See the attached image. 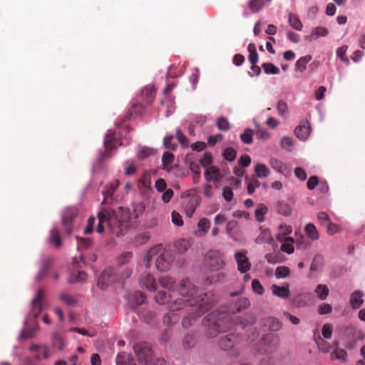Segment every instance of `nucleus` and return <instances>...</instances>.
<instances>
[{
    "label": "nucleus",
    "mask_w": 365,
    "mask_h": 365,
    "mask_svg": "<svg viewBox=\"0 0 365 365\" xmlns=\"http://www.w3.org/2000/svg\"><path fill=\"white\" fill-rule=\"evenodd\" d=\"M197 289L194 284L188 279L182 280L180 287L177 290H172L169 294L165 291H159L155 296V301L160 304H165L173 301L169 305V312L163 317V322L167 324H172L177 322L180 317L175 314L176 311H180L187 307L197 306L202 310V304L200 303L202 299L200 300V296L197 294Z\"/></svg>",
    "instance_id": "f257e3e1"
},
{
    "label": "nucleus",
    "mask_w": 365,
    "mask_h": 365,
    "mask_svg": "<svg viewBox=\"0 0 365 365\" xmlns=\"http://www.w3.org/2000/svg\"><path fill=\"white\" fill-rule=\"evenodd\" d=\"M133 214L122 207L110 212L106 210L99 212L97 232L102 233L105 227H108L113 234L117 236L124 235L130 227V220H136L142 215L145 211V207L142 203H137L133 205Z\"/></svg>",
    "instance_id": "f03ea898"
},
{
    "label": "nucleus",
    "mask_w": 365,
    "mask_h": 365,
    "mask_svg": "<svg viewBox=\"0 0 365 365\" xmlns=\"http://www.w3.org/2000/svg\"><path fill=\"white\" fill-rule=\"evenodd\" d=\"M77 239L78 240L77 249L81 253L78 257H75L73 260V270L68 278V282L71 284L83 283L88 278V274L79 269L81 268V264L84 265L86 264L85 256L86 252H89L90 241L78 237H77Z\"/></svg>",
    "instance_id": "7ed1b4c3"
},
{
    "label": "nucleus",
    "mask_w": 365,
    "mask_h": 365,
    "mask_svg": "<svg viewBox=\"0 0 365 365\" xmlns=\"http://www.w3.org/2000/svg\"><path fill=\"white\" fill-rule=\"evenodd\" d=\"M123 144L121 140L115 138V133L109 130L104 139V150H101L98 153L96 159V166L103 168L104 163L115 153L117 147Z\"/></svg>",
    "instance_id": "20e7f679"
},
{
    "label": "nucleus",
    "mask_w": 365,
    "mask_h": 365,
    "mask_svg": "<svg viewBox=\"0 0 365 365\" xmlns=\"http://www.w3.org/2000/svg\"><path fill=\"white\" fill-rule=\"evenodd\" d=\"M158 253L160 254L156 259V268L159 271L163 272L169 269L173 259L169 252L163 251L161 245L155 246L148 252L146 255L147 262L149 263V262L152 260L153 257ZM146 266L148 267L149 264H147Z\"/></svg>",
    "instance_id": "39448f33"
},
{
    "label": "nucleus",
    "mask_w": 365,
    "mask_h": 365,
    "mask_svg": "<svg viewBox=\"0 0 365 365\" xmlns=\"http://www.w3.org/2000/svg\"><path fill=\"white\" fill-rule=\"evenodd\" d=\"M134 351L141 365H166L163 359L153 360L150 348L145 344H140L134 346Z\"/></svg>",
    "instance_id": "423d86ee"
},
{
    "label": "nucleus",
    "mask_w": 365,
    "mask_h": 365,
    "mask_svg": "<svg viewBox=\"0 0 365 365\" xmlns=\"http://www.w3.org/2000/svg\"><path fill=\"white\" fill-rule=\"evenodd\" d=\"M77 216V210L75 207L66 208L62 214V223L67 234L70 235L72 230V222Z\"/></svg>",
    "instance_id": "0eeeda50"
},
{
    "label": "nucleus",
    "mask_w": 365,
    "mask_h": 365,
    "mask_svg": "<svg viewBox=\"0 0 365 365\" xmlns=\"http://www.w3.org/2000/svg\"><path fill=\"white\" fill-rule=\"evenodd\" d=\"M235 259L237 264V270L240 273H247L250 269L251 263L245 252H237L235 254Z\"/></svg>",
    "instance_id": "6e6552de"
},
{
    "label": "nucleus",
    "mask_w": 365,
    "mask_h": 365,
    "mask_svg": "<svg viewBox=\"0 0 365 365\" xmlns=\"http://www.w3.org/2000/svg\"><path fill=\"white\" fill-rule=\"evenodd\" d=\"M116 279V276L111 269L104 270L98 279V287L101 289H105L108 286Z\"/></svg>",
    "instance_id": "1a4fd4ad"
},
{
    "label": "nucleus",
    "mask_w": 365,
    "mask_h": 365,
    "mask_svg": "<svg viewBox=\"0 0 365 365\" xmlns=\"http://www.w3.org/2000/svg\"><path fill=\"white\" fill-rule=\"evenodd\" d=\"M139 284L142 289L150 292L156 290V282L155 278L150 274H143L139 278Z\"/></svg>",
    "instance_id": "9d476101"
},
{
    "label": "nucleus",
    "mask_w": 365,
    "mask_h": 365,
    "mask_svg": "<svg viewBox=\"0 0 365 365\" xmlns=\"http://www.w3.org/2000/svg\"><path fill=\"white\" fill-rule=\"evenodd\" d=\"M311 133L310 124L307 120H302L294 130V135L301 140H306Z\"/></svg>",
    "instance_id": "9b49d317"
},
{
    "label": "nucleus",
    "mask_w": 365,
    "mask_h": 365,
    "mask_svg": "<svg viewBox=\"0 0 365 365\" xmlns=\"http://www.w3.org/2000/svg\"><path fill=\"white\" fill-rule=\"evenodd\" d=\"M226 232L229 237L235 241H239L241 239V232L236 220H230L227 223Z\"/></svg>",
    "instance_id": "f8f14e48"
},
{
    "label": "nucleus",
    "mask_w": 365,
    "mask_h": 365,
    "mask_svg": "<svg viewBox=\"0 0 365 365\" xmlns=\"http://www.w3.org/2000/svg\"><path fill=\"white\" fill-rule=\"evenodd\" d=\"M43 298V290L42 289H40L38 291L36 297L32 300V311L31 312L35 318L37 317L38 315L40 314V312L42 311Z\"/></svg>",
    "instance_id": "ddd939ff"
},
{
    "label": "nucleus",
    "mask_w": 365,
    "mask_h": 365,
    "mask_svg": "<svg viewBox=\"0 0 365 365\" xmlns=\"http://www.w3.org/2000/svg\"><path fill=\"white\" fill-rule=\"evenodd\" d=\"M329 34L328 29L324 26H317L314 28L309 35L304 37V39L307 41H312L317 39L319 37L327 36Z\"/></svg>",
    "instance_id": "4468645a"
},
{
    "label": "nucleus",
    "mask_w": 365,
    "mask_h": 365,
    "mask_svg": "<svg viewBox=\"0 0 365 365\" xmlns=\"http://www.w3.org/2000/svg\"><path fill=\"white\" fill-rule=\"evenodd\" d=\"M272 293L279 298L287 299L289 297L290 290L289 287L287 284L284 286H278L277 284H272L271 286Z\"/></svg>",
    "instance_id": "2eb2a0df"
},
{
    "label": "nucleus",
    "mask_w": 365,
    "mask_h": 365,
    "mask_svg": "<svg viewBox=\"0 0 365 365\" xmlns=\"http://www.w3.org/2000/svg\"><path fill=\"white\" fill-rule=\"evenodd\" d=\"M292 232V227L291 225L286 223H281L278 226V232L276 235V238L278 241L282 242L288 238V235Z\"/></svg>",
    "instance_id": "dca6fc26"
},
{
    "label": "nucleus",
    "mask_w": 365,
    "mask_h": 365,
    "mask_svg": "<svg viewBox=\"0 0 365 365\" xmlns=\"http://www.w3.org/2000/svg\"><path fill=\"white\" fill-rule=\"evenodd\" d=\"M269 165L272 169L282 174H286L287 172L289 171V167L288 165L284 163L282 161L275 158H270Z\"/></svg>",
    "instance_id": "f3484780"
},
{
    "label": "nucleus",
    "mask_w": 365,
    "mask_h": 365,
    "mask_svg": "<svg viewBox=\"0 0 365 365\" xmlns=\"http://www.w3.org/2000/svg\"><path fill=\"white\" fill-rule=\"evenodd\" d=\"M211 222L206 217L201 218L197 223L198 230L195 232V235L199 237L205 236L209 231Z\"/></svg>",
    "instance_id": "a211bd4d"
},
{
    "label": "nucleus",
    "mask_w": 365,
    "mask_h": 365,
    "mask_svg": "<svg viewBox=\"0 0 365 365\" xmlns=\"http://www.w3.org/2000/svg\"><path fill=\"white\" fill-rule=\"evenodd\" d=\"M334 345L335 346V349L330 354L331 359H338L343 362L346 361L348 359L346 351L343 349L339 348L337 342H335Z\"/></svg>",
    "instance_id": "6ab92c4d"
},
{
    "label": "nucleus",
    "mask_w": 365,
    "mask_h": 365,
    "mask_svg": "<svg viewBox=\"0 0 365 365\" xmlns=\"http://www.w3.org/2000/svg\"><path fill=\"white\" fill-rule=\"evenodd\" d=\"M31 351L36 352V357L38 359H46L49 356V351L47 346L33 344L30 346Z\"/></svg>",
    "instance_id": "aec40b11"
},
{
    "label": "nucleus",
    "mask_w": 365,
    "mask_h": 365,
    "mask_svg": "<svg viewBox=\"0 0 365 365\" xmlns=\"http://www.w3.org/2000/svg\"><path fill=\"white\" fill-rule=\"evenodd\" d=\"M197 205L198 201L196 197H192L187 200L185 205V214L188 217H191L193 215Z\"/></svg>",
    "instance_id": "412c9836"
},
{
    "label": "nucleus",
    "mask_w": 365,
    "mask_h": 365,
    "mask_svg": "<svg viewBox=\"0 0 365 365\" xmlns=\"http://www.w3.org/2000/svg\"><path fill=\"white\" fill-rule=\"evenodd\" d=\"M363 293L360 291H355L351 294L350 304L353 309H359L364 303Z\"/></svg>",
    "instance_id": "4be33fe9"
},
{
    "label": "nucleus",
    "mask_w": 365,
    "mask_h": 365,
    "mask_svg": "<svg viewBox=\"0 0 365 365\" xmlns=\"http://www.w3.org/2000/svg\"><path fill=\"white\" fill-rule=\"evenodd\" d=\"M205 178L207 181H217L220 179L219 169L215 166L207 168L205 172Z\"/></svg>",
    "instance_id": "5701e85b"
},
{
    "label": "nucleus",
    "mask_w": 365,
    "mask_h": 365,
    "mask_svg": "<svg viewBox=\"0 0 365 365\" xmlns=\"http://www.w3.org/2000/svg\"><path fill=\"white\" fill-rule=\"evenodd\" d=\"M272 241L271 232L268 229H260V233L255 239L257 244L269 243Z\"/></svg>",
    "instance_id": "b1692460"
},
{
    "label": "nucleus",
    "mask_w": 365,
    "mask_h": 365,
    "mask_svg": "<svg viewBox=\"0 0 365 365\" xmlns=\"http://www.w3.org/2000/svg\"><path fill=\"white\" fill-rule=\"evenodd\" d=\"M255 173L259 178H264L270 175L271 171L265 164L257 163L255 167Z\"/></svg>",
    "instance_id": "393cba45"
},
{
    "label": "nucleus",
    "mask_w": 365,
    "mask_h": 365,
    "mask_svg": "<svg viewBox=\"0 0 365 365\" xmlns=\"http://www.w3.org/2000/svg\"><path fill=\"white\" fill-rule=\"evenodd\" d=\"M304 232L309 239L311 240H317L319 237V232L312 223L307 224L304 227Z\"/></svg>",
    "instance_id": "a878e982"
},
{
    "label": "nucleus",
    "mask_w": 365,
    "mask_h": 365,
    "mask_svg": "<svg viewBox=\"0 0 365 365\" xmlns=\"http://www.w3.org/2000/svg\"><path fill=\"white\" fill-rule=\"evenodd\" d=\"M329 288L326 284H318L314 289V293L320 300H325L329 295Z\"/></svg>",
    "instance_id": "bb28decb"
},
{
    "label": "nucleus",
    "mask_w": 365,
    "mask_h": 365,
    "mask_svg": "<svg viewBox=\"0 0 365 365\" xmlns=\"http://www.w3.org/2000/svg\"><path fill=\"white\" fill-rule=\"evenodd\" d=\"M281 242L282 243L280 247L281 251L286 252L288 255H291L294 252V247L293 246L294 240L293 237H288Z\"/></svg>",
    "instance_id": "cd10ccee"
},
{
    "label": "nucleus",
    "mask_w": 365,
    "mask_h": 365,
    "mask_svg": "<svg viewBox=\"0 0 365 365\" xmlns=\"http://www.w3.org/2000/svg\"><path fill=\"white\" fill-rule=\"evenodd\" d=\"M118 185H119V182L118 180H115V182H111L108 185H106L104 187L103 190V195H104V200H103V202H104V201H106L108 197L113 195V194L114 193L115 190L118 187Z\"/></svg>",
    "instance_id": "c85d7f7f"
},
{
    "label": "nucleus",
    "mask_w": 365,
    "mask_h": 365,
    "mask_svg": "<svg viewBox=\"0 0 365 365\" xmlns=\"http://www.w3.org/2000/svg\"><path fill=\"white\" fill-rule=\"evenodd\" d=\"M288 23L289 26L297 31H302L303 28V24L297 17V15L294 14H289L288 15Z\"/></svg>",
    "instance_id": "c756f323"
},
{
    "label": "nucleus",
    "mask_w": 365,
    "mask_h": 365,
    "mask_svg": "<svg viewBox=\"0 0 365 365\" xmlns=\"http://www.w3.org/2000/svg\"><path fill=\"white\" fill-rule=\"evenodd\" d=\"M174 160V155L170 152L164 153L162 158L163 169L170 172L172 169V164Z\"/></svg>",
    "instance_id": "7c9ffc66"
},
{
    "label": "nucleus",
    "mask_w": 365,
    "mask_h": 365,
    "mask_svg": "<svg viewBox=\"0 0 365 365\" xmlns=\"http://www.w3.org/2000/svg\"><path fill=\"white\" fill-rule=\"evenodd\" d=\"M312 60L310 55H307L299 58L296 62V70L300 73L304 72L307 69V63Z\"/></svg>",
    "instance_id": "2f4dec72"
},
{
    "label": "nucleus",
    "mask_w": 365,
    "mask_h": 365,
    "mask_svg": "<svg viewBox=\"0 0 365 365\" xmlns=\"http://www.w3.org/2000/svg\"><path fill=\"white\" fill-rule=\"evenodd\" d=\"M156 150L150 147H140L137 153V156L140 160H144L149 156L154 155Z\"/></svg>",
    "instance_id": "473e14b6"
},
{
    "label": "nucleus",
    "mask_w": 365,
    "mask_h": 365,
    "mask_svg": "<svg viewBox=\"0 0 365 365\" xmlns=\"http://www.w3.org/2000/svg\"><path fill=\"white\" fill-rule=\"evenodd\" d=\"M292 211L291 205L284 201H279L277 204V212L284 216H289Z\"/></svg>",
    "instance_id": "72a5a7b5"
},
{
    "label": "nucleus",
    "mask_w": 365,
    "mask_h": 365,
    "mask_svg": "<svg viewBox=\"0 0 365 365\" xmlns=\"http://www.w3.org/2000/svg\"><path fill=\"white\" fill-rule=\"evenodd\" d=\"M271 0H251L250 1V7L252 12L257 13L268 2Z\"/></svg>",
    "instance_id": "f704fd0d"
},
{
    "label": "nucleus",
    "mask_w": 365,
    "mask_h": 365,
    "mask_svg": "<svg viewBox=\"0 0 365 365\" xmlns=\"http://www.w3.org/2000/svg\"><path fill=\"white\" fill-rule=\"evenodd\" d=\"M159 282L161 287L168 289L171 292L173 289L175 281L169 276H163L159 279Z\"/></svg>",
    "instance_id": "c9c22d12"
},
{
    "label": "nucleus",
    "mask_w": 365,
    "mask_h": 365,
    "mask_svg": "<svg viewBox=\"0 0 365 365\" xmlns=\"http://www.w3.org/2000/svg\"><path fill=\"white\" fill-rule=\"evenodd\" d=\"M268 212V207L264 204H259L255 210V217L258 222H263L264 215Z\"/></svg>",
    "instance_id": "e433bc0d"
},
{
    "label": "nucleus",
    "mask_w": 365,
    "mask_h": 365,
    "mask_svg": "<svg viewBox=\"0 0 365 365\" xmlns=\"http://www.w3.org/2000/svg\"><path fill=\"white\" fill-rule=\"evenodd\" d=\"M323 262V257L319 255H316L314 257L313 262L310 266V270L312 272H319L322 268Z\"/></svg>",
    "instance_id": "4c0bfd02"
},
{
    "label": "nucleus",
    "mask_w": 365,
    "mask_h": 365,
    "mask_svg": "<svg viewBox=\"0 0 365 365\" xmlns=\"http://www.w3.org/2000/svg\"><path fill=\"white\" fill-rule=\"evenodd\" d=\"M49 242L53 244L56 247H60L61 246V239L60 237L59 232L56 229H53L51 231L49 236Z\"/></svg>",
    "instance_id": "58836bf2"
},
{
    "label": "nucleus",
    "mask_w": 365,
    "mask_h": 365,
    "mask_svg": "<svg viewBox=\"0 0 365 365\" xmlns=\"http://www.w3.org/2000/svg\"><path fill=\"white\" fill-rule=\"evenodd\" d=\"M316 343L317 344L318 349L323 353H328L331 350L330 344L324 341L320 336L317 338L315 337Z\"/></svg>",
    "instance_id": "ea45409f"
},
{
    "label": "nucleus",
    "mask_w": 365,
    "mask_h": 365,
    "mask_svg": "<svg viewBox=\"0 0 365 365\" xmlns=\"http://www.w3.org/2000/svg\"><path fill=\"white\" fill-rule=\"evenodd\" d=\"M60 299L69 306H74L78 302V299L76 297L71 296L66 292H63L60 294Z\"/></svg>",
    "instance_id": "a19ab883"
},
{
    "label": "nucleus",
    "mask_w": 365,
    "mask_h": 365,
    "mask_svg": "<svg viewBox=\"0 0 365 365\" xmlns=\"http://www.w3.org/2000/svg\"><path fill=\"white\" fill-rule=\"evenodd\" d=\"M333 325L330 323L324 324L322 327V335L325 339H330L333 333Z\"/></svg>",
    "instance_id": "79ce46f5"
},
{
    "label": "nucleus",
    "mask_w": 365,
    "mask_h": 365,
    "mask_svg": "<svg viewBox=\"0 0 365 365\" xmlns=\"http://www.w3.org/2000/svg\"><path fill=\"white\" fill-rule=\"evenodd\" d=\"M53 264V258L48 257L46 258L43 262L40 271V277H42L46 274Z\"/></svg>",
    "instance_id": "37998d69"
},
{
    "label": "nucleus",
    "mask_w": 365,
    "mask_h": 365,
    "mask_svg": "<svg viewBox=\"0 0 365 365\" xmlns=\"http://www.w3.org/2000/svg\"><path fill=\"white\" fill-rule=\"evenodd\" d=\"M290 273V269L287 266L277 267L275 271V277L277 279L287 277Z\"/></svg>",
    "instance_id": "c03bdc74"
},
{
    "label": "nucleus",
    "mask_w": 365,
    "mask_h": 365,
    "mask_svg": "<svg viewBox=\"0 0 365 365\" xmlns=\"http://www.w3.org/2000/svg\"><path fill=\"white\" fill-rule=\"evenodd\" d=\"M253 130L251 129H245L244 133L240 135L241 140L245 144H250L253 140Z\"/></svg>",
    "instance_id": "a18cd8bd"
},
{
    "label": "nucleus",
    "mask_w": 365,
    "mask_h": 365,
    "mask_svg": "<svg viewBox=\"0 0 365 365\" xmlns=\"http://www.w3.org/2000/svg\"><path fill=\"white\" fill-rule=\"evenodd\" d=\"M348 49V46H346V45H344L341 47H339L337 49H336V56L344 62H345L346 63H349V60L348 58V57L346 56V51Z\"/></svg>",
    "instance_id": "49530a36"
},
{
    "label": "nucleus",
    "mask_w": 365,
    "mask_h": 365,
    "mask_svg": "<svg viewBox=\"0 0 365 365\" xmlns=\"http://www.w3.org/2000/svg\"><path fill=\"white\" fill-rule=\"evenodd\" d=\"M262 68L264 71L267 74H278L279 73V69L274 64L270 63H264L262 64Z\"/></svg>",
    "instance_id": "de8ad7c7"
},
{
    "label": "nucleus",
    "mask_w": 365,
    "mask_h": 365,
    "mask_svg": "<svg viewBox=\"0 0 365 365\" xmlns=\"http://www.w3.org/2000/svg\"><path fill=\"white\" fill-rule=\"evenodd\" d=\"M267 339H270L272 344L270 345H267V347L264 349V352H272L277 348L279 344V339L274 335H270L267 336Z\"/></svg>",
    "instance_id": "09e8293b"
},
{
    "label": "nucleus",
    "mask_w": 365,
    "mask_h": 365,
    "mask_svg": "<svg viewBox=\"0 0 365 365\" xmlns=\"http://www.w3.org/2000/svg\"><path fill=\"white\" fill-rule=\"evenodd\" d=\"M299 297L302 299H307L309 301V303H307V302H302L301 300H299L297 302L299 307H304L308 304H312L314 302V297H313L312 294L310 292H306V293L301 294Z\"/></svg>",
    "instance_id": "8fccbe9b"
},
{
    "label": "nucleus",
    "mask_w": 365,
    "mask_h": 365,
    "mask_svg": "<svg viewBox=\"0 0 365 365\" xmlns=\"http://www.w3.org/2000/svg\"><path fill=\"white\" fill-rule=\"evenodd\" d=\"M116 364L117 365H135L133 364V360L130 359L124 353L118 355Z\"/></svg>",
    "instance_id": "3c124183"
},
{
    "label": "nucleus",
    "mask_w": 365,
    "mask_h": 365,
    "mask_svg": "<svg viewBox=\"0 0 365 365\" xmlns=\"http://www.w3.org/2000/svg\"><path fill=\"white\" fill-rule=\"evenodd\" d=\"M201 165L204 168H208L212 163V155L209 152H205L200 160Z\"/></svg>",
    "instance_id": "603ef678"
},
{
    "label": "nucleus",
    "mask_w": 365,
    "mask_h": 365,
    "mask_svg": "<svg viewBox=\"0 0 365 365\" xmlns=\"http://www.w3.org/2000/svg\"><path fill=\"white\" fill-rule=\"evenodd\" d=\"M133 299L134 298H136V302H130V305L132 307H135V306H138V305H140L142 304L143 303H144L145 300V296L144 294H143L142 292H136L135 293V294L133 296Z\"/></svg>",
    "instance_id": "864d4df0"
},
{
    "label": "nucleus",
    "mask_w": 365,
    "mask_h": 365,
    "mask_svg": "<svg viewBox=\"0 0 365 365\" xmlns=\"http://www.w3.org/2000/svg\"><path fill=\"white\" fill-rule=\"evenodd\" d=\"M280 145L282 148L290 151L293 145V140L289 137H283L280 140Z\"/></svg>",
    "instance_id": "5fc2aeb1"
},
{
    "label": "nucleus",
    "mask_w": 365,
    "mask_h": 365,
    "mask_svg": "<svg viewBox=\"0 0 365 365\" xmlns=\"http://www.w3.org/2000/svg\"><path fill=\"white\" fill-rule=\"evenodd\" d=\"M222 195L227 202H230L233 198V190L232 188L227 186L222 189Z\"/></svg>",
    "instance_id": "6e6d98bb"
},
{
    "label": "nucleus",
    "mask_w": 365,
    "mask_h": 365,
    "mask_svg": "<svg viewBox=\"0 0 365 365\" xmlns=\"http://www.w3.org/2000/svg\"><path fill=\"white\" fill-rule=\"evenodd\" d=\"M252 287L253 291L257 294H262L264 292V289L259 280L254 279L252 282Z\"/></svg>",
    "instance_id": "4d7b16f0"
},
{
    "label": "nucleus",
    "mask_w": 365,
    "mask_h": 365,
    "mask_svg": "<svg viewBox=\"0 0 365 365\" xmlns=\"http://www.w3.org/2000/svg\"><path fill=\"white\" fill-rule=\"evenodd\" d=\"M171 220L172 222L177 226L180 227L183 225L182 218L181 215L176 211H173L171 213Z\"/></svg>",
    "instance_id": "13d9d810"
},
{
    "label": "nucleus",
    "mask_w": 365,
    "mask_h": 365,
    "mask_svg": "<svg viewBox=\"0 0 365 365\" xmlns=\"http://www.w3.org/2000/svg\"><path fill=\"white\" fill-rule=\"evenodd\" d=\"M176 137L182 147L187 148L189 146L187 138L180 130H177Z\"/></svg>",
    "instance_id": "bf43d9fd"
},
{
    "label": "nucleus",
    "mask_w": 365,
    "mask_h": 365,
    "mask_svg": "<svg viewBox=\"0 0 365 365\" xmlns=\"http://www.w3.org/2000/svg\"><path fill=\"white\" fill-rule=\"evenodd\" d=\"M223 155L227 160L231 162L236 158V151L232 148H228L225 150Z\"/></svg>",
    "instance_id": "052dcab7"
},
{
    "label": "nucleus",
    "mask_w": 365,
    "mask_h": 365,
    "mask_svg": "<svg viewBox=\"0 0 365 365\" xmlns=\"http://www.w3.org/2000/svg\"><path fill=\"white\" fill-rule=\"evenodd\" d=\"M255 134L257 138L263 140H266L270 137V133L268 131L259 128L255 130Z\"/></svg>",
    "instance_id": "680f3d73"
},
{
    "label": "nucleus",
    "mask_w": 365,
    "mask_h": 365,
    "mask_svg": "<svg viewBox=\"0 0 365 365\" xmlns=\"http://www.w3.org/2000/svg\"><path fill=\"white\" fill-rule=\"evenodd\" d=\"M173 139V136L172 135H166L163 139V145L164 146L170 150H175L177 145L173 144L172 143V140Z\"/></svg>",
    "instance_id": "e2e57ef3"
},
{
    "label": "nucleus",
    "mask_w": 365,
    "mask_h": 365,
    "mask_svg": "<svg viewBox=\"0 0 365 365\" xmlns=\"http://www.w3.org/2000/svg\"><path fill=\"white\" fill-rule=\"evenodd\" d=\"M277 111L280 115H285L288 111L287 104L283 101H279L277 103Z\"/></svg>",
    "instance_id": "0e129e2a"
},
{
    "label": "nucleus",
    "mask_w": 365,
    "mask_h": 365,
    "mask_svg": "<svg viewBox=\"0 0 365 365\" xmlns=\"http://www.w3.org/2000/svg\"><path fill=\"white\" fill-rule=\"evenodd\" d=\"M233 338L234 336L232 335L226 336V339L220 344L222 349L228 350L230 348L233 347L234 344L232 341Z\"/></svg>",
    "instance_id": "69168bd1"
},
{
    "label": "nucleus",
    "mask_w": 365,
    "mask_h": 365,
    "mask_svg": "<svg viewBox=\"0 0 365 365\" xmlns=\"http://www.w3.org/2000/svg\"><path fill=\"white\" fill-rule=\"evenodd\" d=\"M53 344L56 348L58 349L59 350H62L64 346V343L62 338L58 334H55L53 336Z\"/></svg>",
    "instance_id": "338daca9"
},
{
    "label": "nucleus",
    "mask_w": 365,
    "mask_h": 365,
    "mask_svg": "<svg viewBox=\"0 0 365 365\" xmlns=\"http://www.w3.org/2000/svg\"><path fill=\"white\" fill-rule=\"evenodd\" d=\"M217 125L220 130H227L230 128V123L227 119L221 118L217 120Z\"/></svg>",
    "instance_id": "774afa93"
}]
</instances>
